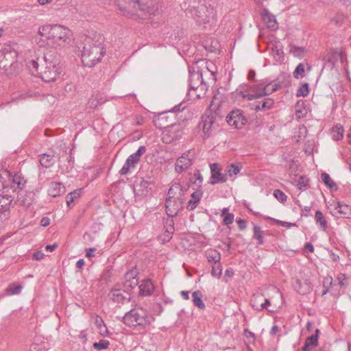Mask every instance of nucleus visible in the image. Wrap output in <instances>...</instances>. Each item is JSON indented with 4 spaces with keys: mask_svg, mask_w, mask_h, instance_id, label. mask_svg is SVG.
I'll list each match as a JSON object with an SVG mask.
<instances>
[{
    "mask_svg": "<svg viewBox=\"0 0 351 351\" xmlns=\"http://www.w3.org/2000/svg\"><path fill=\"white\" fill-rule=\"evenodd\" d=\"M222 274V265L221 262L212 264L211 275L213 277L219 278Z\"/></svg>",
    "mask_w": 351,
    "mask_h": 351,
    "instance_id": "nucleus-41",
    "label": "nucleus"
},
{
    "mask_svg": "<svg viewBox=\"0 0 351 351\" xmlns=\"http://www.w3.org/2000/svg\"><path fill=\"white\" fill-rule=\"evenodd\" d=\"M82 194V189H77L69 193L66 197V204L69 207H71V204L73 203L75 199L80 197Z\"/></svg>",
    "mask_w": 351,
    "mask_h": 351,
    "instance_id": "nucleus-38",
    "label": "nucleus"
},
{
    "mask_svg": "<svg viewBox=\"0 0 351 351\" xmlns=\"http://www.w3.org/2000/svg\"><path fill=\"white\" fill-rule=\"evenodd\" d=\"M332 283H333V280H332V276H328L324 278L323 287L330 288L332 285Z\"/></svg>",
    "mask_w": 351,
    "mask_h": 351,
    "instance_id": "nucleus-59",
    "label": "nucleus"
},
{
    "mask_svg": "<svg viewBox=\"0 0 351 351\" xmlns=\"http://www.w3.org/2000/svg\"><path fill=\"white\" fill-rule=\"evenodd\" d=\"M295 289L300 294L304 295V294L306 293V291L302 289V283H301V281L300 280H296Z\"/></svg>",
    "mask_w": 351,
    "mask_h": 351,
    "instance_id": "nucleus-62",
    "label": "nucleus"
},
{
    "mask_svg": "<svg viewBox=\"0 0 351 351\" xmlns=\"http://www.w3.org/2000/svg\"><path fill=\"white\" fill-rule=\"evenodd\" d=\"M86 258H92L95 256L94 252L96 251V248L95 247H90L86 249Z\"/></svg>",
    "mask_w": 351,
    "mask_h": 351,
    "instance_id": "nucleus-64",
    "label": "nucleus"
},
{
    "mask_svg": "<svg viewBox=\"0 0 351 351\" xmlns=\"http://www.w3.org/2000/svg\"><path fill=\"white\" fill-rule=\"evenodd\" d=\"M253 239L258 241V245H263L264 243L263 231L261 230V228L257 225H254Z\"/></svg>",
    "mask_w": 351,
    "mask_h": 351,
    "instance_id": "nucleus-37",
    "label": "nucleus"
},
{
    "mask_svg": "<svg viewBox=\"0 0 351 351\" xmlns=\"http://www.w3.org/2000/svg\"><path fill=\"white\" fill-rule=\"evenodd\" d=\"M28 66L33 74L46 82L55 81L61 73L59 58L51 51L45 53L41 58L29 61Z\"/></svg>",
    "mask_w": 351,
    "mask_h": 351,
    "instance_id": "nucleus-1",
    "label": "nucleus"
},
{
    "mask_svg": "<svg viewBox=\"0 0 351 351\" xmlns=\"http://www.w3.org/2000/svg\"><path fill=\"white\" fill-rule=\"evenodd\" d=\"M180 209V202L173 198L171 196H169L166 198L165 201V210L166 213L169 217L173 218L176 217Z\"/></svg>",
    "mask_w": 351,
    "mask_h": 351,
    "instance_id": "nucleus-15",
    "label": "nucleus"
},
{
    "mask_svg": "<svg viewBox=\"0 0 351 351\" xmlns=\"http://www.w3.org/2000/svg\"><path fill=\"white\" fill-rule=\"evenodd\" d=\"M203 295L200 291H195L192 293V301L193 304L199 310H204L205 304L202 300Z\"/></svg>",
    "mask_w": 351,
    "mask_h": 351,
    "instance_id": "nucleus-31",
    "label": "nucleus"
},
{
    "mask_svg": "<svg viewBox=\"0 0 351 351\" xmlns=\"http://www.w3.org/2000/svg\"><path fill=\"white\" fill-rule=\"evenodd\" d=\"M330 213L337 218L350 219L351 206L340 202H332L328 206Z\"/></svg>",
    "mask_w": 351,
    "mask_h": 351,
    "instance_id": "nucleus-8",
    "label": "nucleus"
},
{
    "mask_svg": "<svg viewBox=\"0 0 351 351\" xmlns=\"http://www.w3.org/2000/svg\"><path fill=\"white\" fill-rule=\"evenodd\" d=\"M160 0H133V20L147 19L158 12Z\"/></svg>",
    "mask_w": 351,
    "mask_h": 351,
    "instance_id": "nucleus-6",
    "label": "nucleus"
},
{
    "mask_svg": "<svg viewBox=\"0 0 351 351\" xmlns=\"http://www.w3.org/2000/svg\"><path fill=\"white\" fill-rule=\"evenodd\" d=\"M321 178L324 184L330 190L336 191L338 189L337 184L330 178V175L327 173H322Z\"/></svg>",
    "mask_w": 351,
    "mask_h": 351,
    "instance_id": "nucleus-32",
    "label": "nucleus"
},
{
    "mask_svg": "<svg viewBox=\"0 0 351 351\" xmlns=\"http://www.w3.org/2000/svg\"><path fill=\"white\" fill-rule=\"evenodd\" d=\"M166 229L165 235L168 238H171L174 232V221L173 219H167L165 223Z\"/></svg>",
    "mask_w": 351,
    "mask_h": 351,
    "instance_id": "nucleus-40",
    "label": "nucleus"
},
{
    "mask_svg": "<svg viewBox=\"0 0 351 351\" xmlns=\"http://www.w3.org/2000/svg\"><path fill=\"white\" fill-rule=\"evenodd\" d=\"M188 13L191 14L197 25L204 29H210L216 22L215 10L205 4L190 6Z\"/></svg>",
    "mask_w": 351,
    "mask_h": 351,
    "instance_id": "nucleus-5",
    "label": "nucleus"
},
{
    "mask_svg": "<svg viewBox=\"0 0 351 351\" xmlns=\"http://www.w3.org/2000/svg\"><path fill=\"white\" fill-rule=\"evenodd\" d=\"M36 192L34 191H27L21 192L18 195V202L20 205L28 208L33 205L36 200Z\"/></svg>",
    "mask_w": 351,
    "mask_h": 351,
    "instance_id": "nucleus-16",
    "label": "nucleus"
},
{
    "mask_svg": "<svg viewBox=\"0 0 351 351\" xmlns=\"http://www.w3.org/2000/svg\"><path fill=\"white\" fill-rule=\"evenodd\" d=\"M206 257L211 265L220 262L221 254L216 250L208 249L205 252Z\"/></svg>",
    "mask_w": 351,
    "mask_h": 351,
    "instance_id": "nucleus-30",
    "label": "nucleus"
},
{
    "mask_svg": "<svg viewBox=\"0 0 351 351\" xmlns=\"http://www.w3.org/2000/svg\"><path fill=\"white\" fill-rule=\"evenodd\" d=\"M95 323L97 328L100 330L101 332H102V328H106L104 322L101 317L97 316Z\"/></svg>",
    "mask_w": 351,
    "mask_h": 351,
    "instance_id": "nucleus-58",
    "label": "nucleus"
},
{
    "mask_svg": "<svg viewBox=\"0 0 351 351\" xmlns=\"http://www.w3.org/2000/svg\"><path fill=\"white\" fill-rule=\"evenodd\" d=\"M132 167V155L129 156L123 166L121 169L119 173L121 175H125L128 173L130 171V167Z\"/></svg>",
    "mask_w": 351,
    "mask_h": 351,
    "instance_id": "nucleus-48",
    "label": "nucleus"
},
{
    "mask_svg": "<svg viewBox=\"0 0 351 351\" xmlns=\"http://www.w3.org/2000/svg\"><path fill=\"white\" fill-rule=\"evenodd\" d=\"M11 202V196H0V219L1 221L8 218Z\"/></svg>",
    "mask_w": 351,
    "mask_h": 351,
    "instance_id": "nucleus-22",
    "label": "nucleus"
},
{
    "mask_svg": "<svg viewBox=\"0 0 351 351\" xmlns=\"http://www.w3.org/2000/svg\"><path fill=\"white\" fill-rule=\"evenodd\" d=\"M23 289V287L20 285L10 284L5 290V293L8 295H18Z\"/></svg>",
    "mask_w": 351,
    "mask_h": 351,
    "instance_id": "nucleus-39",
    "label": "nucleus"
},
{
    "mask_svg": "<svg viewBox=\"0 0 351 351\" xmlns=\"http://www.w3.org/2000/svg\"><path fill=\"white\" fill-rule=\"evenodd\" d=\"M131 1L132 0H116L117 5L123 15L130 14Z\"/></svg>",
    "mask_w": 351,
    "mask_h": 351,
    "instance_id": "nucleus-33",
    "label": "nucleus"
},
{
    "mask_svg": "<svg viewBox=\"0 0 351 351\" xmlns=\"http://www.w3.org/2000/svg\"><path fill=\"white\" fill-rule=\"evenodd\" d=\"M189 87L194 88H200L201 92L203 90H206L208 88V86L205 83L203 79V72L202 71H197L191 72L189 71Z\"/></svg>",
    "mask_w": 351,
    "mask_h": 351,
    "instance_id": "nucleus-12",
    "label": "nucleus"
},
{
    "mask_svg": "<svg viewBox=\"0 0 351 351\" xmlns=\"http://www.w3.org/2000/svg\"><path fill=\"white\" fill-rule=\"evenodd\" d=\"M104 38L98 34L86 39L82 53V62L85 66L92 67L99 62L106 54Z\"/></svg>",
    "mask_w": 351,
    "mask_h": 351,
    "instance_id": "nucleus-2",
    "label": "nucleus"
},
{
    "mask_svg": "<svg viewBox=\"0 0 351 351\" xmlns=\"http://www.w3.org/2000/svg\"><path fill=\"white\" fill-rule=\"evenodd\" d=\"M337 280L340 287H346L348 285V279L346 274L340 273L337 276Z\"/></svg>",
    "mask_w": 351,
    "mask_h": 351,
    "instance_id": "nucleus-49",
    "label": "nucleus"
},
{
    "mask_svg": "<svg viewBox=\"0 0 351 351\" xmlns=\"http://www.w3.org/2000/svg\"><path fill=\"white\" fill-rule=\"evenodd\" d=\"M234 215L232 213H228L223 217V222L225 225L228 226L233 223Z\"/></svg>",
    "mask_w": 351,
    "mask_h": 351,
    "instance_id": "nucleus-55",
    "label": "nucleus"
},
{
    "mask_svg": "<svg viewBox=\"0 0 351 351\" xmlns=\"http://www.w3.org/2000/svg\"><path fill=\"white\" fill-rule=\"evenodd\" d=\"M182 104H180L174 106L168 113L173 114L175 112H182L185 108L182 107ZM167 114V112L160 113L158 117L154 120V123L156 127L164 129L162 134V141L163 143L168 144L180 139L182 136L183 128L180 123H171L169 125H165L168 119Z\"/></svg>",
    "mask_w": 351,
    "mask_h": 351,
    "instance_id": "nucleus-3",
    "label": "nucleus"
},
{
    "mask_svg": "<svg viewBox=\"0 0 351 351\" xmlns=\"http://www.w3.org/2000/svg\"><path fill=\"white\" fill-rule=\"evenodd\" d=\"M57 159L58 156L49 154H43L40 156L39 161L43 167L49 168L56 163Z\"/></svg>",
    "mask_w": 351,
    "mask_h": 351,
    "instance_id": "nucleus-28",
    "label": "nucleus"
},
{
    "mask_svg": "<svg viewBox=\"0 0 351 351\" xmlns=\"http://www.w3.org/2000/svg\"><path fill=\"white\" fill-rule=\"evenodd\" d=\"M130 289L125 291L122 289H112L109 294V297L115 302H129L132 298Z\"/></svg>",
    "mask_w": 351,
    "mask_h": 351,
    "instance_id": "nucleus-17",
    "label": "nucleus"
},
{
    "mask_svg": "<svg viewBox=\"0 0 351 351\" xmlns=\"http://www.w3.org/2000/svg\"><path fill=\"white\" fill-rule=\"evenodd\" d=\"M17 52L10 45H0V69L12 74L17 67Z\"/></svg>",
    "mask_w": 351,
    "mask_h": 351,
    "instance_id": "nucleus-7",
    "label": "nucleus"
},
{
    "mask_svg": "<svg viewBox=\"0 0 351 351\" xmlns=\"http://www.w3.org/2000/svg\"><path fill=\"white\" fill-rule=\"evenodd\" d=\"M315 220L316 223L319 226L322 230H326L327 228V222L324 217L323 213L320 210L315 212Z\"/></svg>",
    "mask_w": 351,
    "mask_h": 351,
    "instance_id": "nucleus-36",
    "label": "nucleus"
},
{
    "mask_svg": "<svg viewBox=\"0 0 351 351\" xmlns=\"http://www.w3.org/2000/svg\"><path fill=\"white\" fill-rule=\"evenodd\" d=\"M193 164V160L189 156V154L184 153L180 156L175 164V170L181 173L188 169Z\"/></svg>",
    "mask_w": 351,
    "mask_h": 351,
    "instance_id": "nucleus-20",
    "label": "nucleus"
},
{
    "mask_svg": "<svg viewBox=\"0 0 351 351\" xmlns=\"http://www.w3.org/2000/svg\"><path fill=\"white\" fill-rule=\"evenodd\" d=\"M265 80H260L258 83L249 86L250 90L253 92V93L243 94V92H241L242 97L251 101L265 96Z\"/></svg>",
    "mask_w": 351,
    "mask_h": 351,
    "instance_id": "nucleus-13",
    "label": "nucleus"
},
{
    "mask_svg": "<svg viewBox=\"0 0 351 351\" xmlns=\"http://www.w3.org/2000/svg\"><path fill=\"white\" fill-rule=\"evenodd\" d=\"M343 128L341 125H336L331 131V136L334 141H339L343 137Z\"/></svg>",
    "mask_w": 351,
    "mask_h": 351,
    "instance_id": "nucleus-35",
    "label": "nucleus"
},
{
    "mask_svg": "<svg viewBox=\"0 0 351 351\" xmlns=\"http://www.w3.org/2000/svg\"><path fill=\"white\" fill-rule=\"evenodd\" d=\"M289 76L285 74L280 75L276 80L268 82L265 80V96L271 94L282 86H287L289 83Z\"/></svg>",
    "mask_w": 351,
    "mask_h": 351,
    "instance_id": "nucleus-9",
    "label": "nucleus"
},
{
    "mask_svg": "<svg viewBox=\"0 0 351 351\" xmlns=\"http://www.w3.org/2000/svg\"><path fill=\"white\" fill-rule=\"evenodd\" d=\"M274 196L281 203L287 201V196L280 189H276L274 191Z\"/></svg>",
    "mask_w": 351,
    "mask_h": 351,
    "instance_id": "nucleus-51",
    "label": "nucleus"
},
{
    "mask_svg": "<svg viewBox=\"0 0 351 351\" xmlns=\"http://www.w3.org/2000/svg\"><path fill=\"white\" fill-rule=\"evenodd\" d=\"M65 191V187L62 183L51 182L49 186L48 193L50 196L56 197L64 194Z\"/></svg>",
    "mask_w": 351,
    "mask_h": 351,
    "instance_id": "nucleus-25",
    "label": "nucleus"
},
{
    "mask_svg": "<svg viewBox=\"0 0 351 351\" xmlns=\"http://www.w3.org/2000/svg\"><path fill=\"white\" fill-rule=\"evenodd\" d=\"M200 90V88H194L189 87V89L188 90V96L190 99H196L200 98V93H197V91Z\"/></svg>",
    "mask_w": 351,
    "mask_h": 351,
    "instance_id": "nucleus-50",
    "label": "nucleus"
},
{
    "mask_svg": "<svg viewBox=\"0 0 351 351\" xmlns=\"http://www.w3.org/2000/svg\"><path fill=\"white\" fill-rule=\"evenodd\" d=\"M215 119L213 116H202L199 128L202 129L204 132V138H209L215 130Z\"/></svg>",
    "mask_w": 351,
    "mask_h": 351,
    "instance_id": "nucleus-11",
    "label": "nucleus"
},
{
    "mask_svg": "<svg viewBox=\"0 0 351 351\" xmlns=\"http://www.w3.org/2000/svg\"><path fill=\"white\" fill-rule=\"evenodd\" d=\"M135 322L136 324H133V329L136 327H139V330L142 328H145L149 324V317L147 316L146 313L142 309L140 312L136 311L135 308H133V322Z\"/></svg>",
    "mask_w": 351,
    "mask_h": 351,
    "instance_id": "nucleus-18",
    "label": "nucleus"
},
{
    "mask_svg": "<svg viewBox=\"0 0 351 351\" xmlns=\"http://www.w3.org/2000/svg\"><path fill=\"white\" fill-rule=\"evenodd\" d=\"M261 16L264 23L271 31H275L278 28L275 16L271 14L268 10H264L261 13Z\"/></svg>",
    "mask_w": 351,
    "mask_h": 351,
    "instance_id": "nucleus-23",
    "label": "nucleus"
},
{
    "mask_svg": "<svg viewBox=\"0 0 351 351\" xmlns=\"http://www.w3.org/2000/svg\"><path fill=\"white\" fill-rule=\"evenodd\" d=\"M226 121L229 125L234 126L237 129L241 128L246 123V119L242 111L239 109L233 110L228 113L226 117Z\"/></svg>",
    "mask_w": 351,
    "mask_h": 351,
    "instance_id": "nucleus-10",
    "label": "nucleus"
},
{
    "mask_svg": "<svg viewBox=\"0 0 351 351\" xmlns=\"http://www.w3.org/2000/svg\"><path fill=\"white\" fill-rule=\"evenodd\" d=\"M210 178L209 183L212 185L218 183H224L227 181L228 178L226 174L221 172V169L218 163H213L210 165Z\"/></svg>",
    "mask_w": 351,
    "mask_h": 351,
    "instance_id": "nucleus-14",
    "label": "nucleus"
},
{
    "mask_svg": "<svg viewBox=\"0 0 351 351\" xmlns=\"http://www.w3.org/2000/svg\"><path fill=\"white\" fill-rule=\"evenodd\" d=\"M312 66L308 63H299L293 71V76L295 79L303 78L306 75V71L309 72Z\"/></svg>",
    "mask_w": 351,
    "mask_h": 351,
    "instance_id": "nucleus-26",
    "label": "nucleus"
},
{
    "mask_svg": "<svg viewBox=\"0 0 351 351\" xmlns=\"http://www.w3.org/2000/svg\"><path fill=\"white\" fill-rule=\"evenodd\" d=\"M271 304L269 299L264 298L263 295H254L251 299L253 309L261 311Z\"/></svg>",
    "mask_w": 351,
    "mask_h": 351,
    "instance_id": "nucleus-21",
    "label": "nucleus"
},
{
    "mask_svg": "<svg viewBox=\"0 0 351 351\" xmlns=\"http://www.w3.org/2000/svg\"><path fill=\"white\" fill-rule=\"evenodd\" d=\"M263 217L267 220L274 221L275 223H276L278 224H280L282 226H284V227H290V226L291 225V223H289L287 222L282 221L279 219H276L271 218L270 217Z\"/></svg>",
    "mask_w": 351,
    "mask_h": 351,
    "instance_id": "nucleus-57",
    "label": "nucleus"
},
{
    "mask_svg": "<svg viewBox=\"0 0 351 351\" xmlns=\"http://www.w3.org/2000/svg\"><path fill=\"white\" fill-rule=\"evenodd\" d=\"M237 223L240 230H245L246 228V221L243 219H239L237 220Z\"/></svg>",
    "mask_w": 351,
    "mask_h": 351,
    "instance_id": "nucleus-63",
    "label": "nucleus"
},
{
    "mask_svg": "<svg viewBox=\"0 0 351 351\" xmlns=\"http://www.w3.org/2000/svg\"><path fill=\"white\" fill-rule=\"evenodd\" d=\"M319 332V329H316L315 334L312 335L306 339L304 345L302 347V351H309L317 346Z\"/></svg>",
    "mask_w": 351,
    "mask_h": 351,
    "instance_id": "nucleus-27",
    "label": "nucleus"
},
{
    "mask_svg": "<svg viewBox=\"0 0 351 351\" xmlns=\"http://www.w3.org/2000/svg\"><path fill=\"white\" fill-rule=\"evenodd\" d=\"M346 19V16L342 13H337L335 16H334L331 22L333 23L337 26H341Z\"/></svg>",
    "mask_w": 351,
    "mask_h": 351,
    "instance_id": "nucleus-46",
    "label": "nucleus"
},
{
    "mask_svg": "<svg viewBox=\"0 0 351 351\" xmlns=\"http://www.w3.org/2000/svg\"><path fill=\"white\" fill-rule=\"evenodd\" d=\"M138 295L141 297L151 296L155 291L153 282L149 278L142 280L138 285Z\"/></svg>",
    "mask_w": 351,
    "mask_h": 351,
    "instance_id": "nucleus-19",
    "label": "nucleus"
},
{
    "mask_svg": "<svg viewBox=\"0 0 351 351\" xmlns=\"http://www.w3.org/2000/svg\"><path fill=\"white\" fill-rule=\"evenodd\" d=\"M195 191L191 194V199L187 202L186 208L189 210H194L199 203L202 195L203 191L200 189H194Z\"/></svg>",
    "mask_w": 351,
    "mask_h": 351,
    "instance_id": "nucleus-24",
    "label": "nucleus"
},
{
    "mask_svg": "<svg viewBox=\"0 0 351 351\" xmlns=\"http://www.w3.org/2000/svg\"><path fill=\"white\" fill-rule=\"evenodd\" d=\"M297 182L298 188L302 190L308 186L309 179L306 176H300Z\"/></svg>",
    "mask_w": 351,
    "mask_h": 351,
    "instance_id": "nucleus-52",
    "label": "nucleus"
},
{
    "mask_svg": "<svg viewBox=\"0 0 351 351\" xmlns=\"http://www.w3.org/2000/svg\"><path fill=\"white\" fill-rule=\"evenodd\" d=\"M242 165L241 163L230 164L226 167V174L228 176L232 177V176L237 175L241 170Z\"/></svg>",
    "mask_w": 351,
    "mask_h": 351,
    "instance_id": "nucleus-34",
    "label": "nucleus"
},
{
    "mask_svg": "<svg viewBox=\"0 0 351 351\" xmlns=\"http://www.w3.org/2000/svg\"><path fill=\"white\" fill-rule=\"evenodd\" d=\"M195 180L193 181V184L195 186V189H202V185L203 182V176L200 173V171L197 169L194 173Z\"/></svg>",
    "mask_w": 351,
    "mask_h": 351,
    "instance_id": "nucleus-42",
    "label": "nucleus"
},
{
    "mask_svg": "<svg viewBox=\"0 0 351 351\" xmlns=\"http://www.w3.org/2000/svg\"><path fill=\"white\" fill-rule=\"evenodd\" d=\"M143 136V132L141 130L133 131V141L139 140Z\"/></svg>",
    "mask_w": 351,
    "mask_h": 351,
    "instance_id": "nucleus-61",
    "label": "nucleus"
},
{
    "mask_svg": "<svg viewBox=\"0 0 351 351\" xmlns=\"http://www.w3.org/2000/svg\"><path fill=\"white\" fill-rule=\"evenodd\" d=\"M10 180L12 181V187L16 186L19 189H23L25 186L27 180L24 178L21 173L10 174Z\"/></svg>",
    "mask_w": 351,
    "mask_h": 351,
    "instance_id": "nucleus-29",
    "label": "nucleus"
},
{
    "mask_svg": "<svg viewBox=\"0 0 351 351\" xmlns=\"http://www.w3.org/2000/svg\"><path fill=\"white\" fill-rule=\"evenodd\" d=\"M38 33L41 36L51 40L53 43L62 47L70 43L72 36L68 27L57 24L43 25L39 28Z\"/></svg>",
    "mask_w": 351,
    "mask_h": 351,
    "instance_id": "nucleus-4",
    "label": "nucleus"
},
{
    "mask_svg": "<svg viewBox=\"0 0 351 351\" xmlns=\"http://www.w3.org/2000/svg\"><path fill=\"white\" fill-rule=\"evenodd\" d=\"M123 323L128 326H130L131 324H132V310L129 311L128 312H127L125 315V316L123 317Z\"/></svg>",
    "mask_w": 351,
    "mask_h": 351,
    "instance_id": "nucleus-56",
    "label": "nucleus"
},
{
    "mask_svg": "<svg viewBox=\"0 0 351 351\" xmlns=\"http://www.w3.org/2000/svg\"><path fill=\"white\" fill-rule=\"evenodd\" d=\"M274 104V100L271 98H265L262 100L261 102V110L270 109Z\"/></svg>",
    "mask_w": 351,
    "mask_h": 351,
    "instance_id": "nucleus-53",
    "label": "nucleus"
},
{
    "mask_svg": "<svg viewBox=\"0 0 351 351\" xmlns=\"http://www.w3.org/2000/svg\"><path fill=\"white\" fill-rule=\"evenodd\" d=\"M309 93V84L307 82L302 83L297 90V97H306Z\"/></svg>",
    "mask_w": 351,
    "mask_h": 351,
    "instance_id": "nucleus-43",
    "label": "nucleus"
},
{
    "mask_svg": "<svg viewBox=\"0 0 351 351\" xmlns=\"http://www.w3.org/2000/svg\"><path fill=\"white\" fill-rule=\"evenodd\" d=\"M110 345L108 340L101 339L99 342H95L93 345V348L97 350H102L107 349Z\"/></svg>",
    "mask_w": 351,
    "mask_h": 351,
    "instance_id": "nucleus-47",
    "label": "nucleus"
},
{
    "mask_svg": "<svg viewBox=\"0 0 351 351\" xmlns=\"http://www.w3.org/2000/svg\"><path fill=\"white\" fill-rule=\"evenodd\" d=\"M291 51L293 53L295 56L302 57L304 56V49L303 47L295 46L291 47Z\"/></svg>",
    "mask_w": 351,
    "mask_h": 351,
    "instance_id": "nucleus-54",
    "label": "nucleus"
},
{
    "mask_svg": "<svg viewBox=\"0 0 351 351\" xmlns=\"http://www.w3.org/2000/svg\"><path fill=\"white\" fill-rule=\"evenodd\" d=\"M261 101H255L254 102L250 104L251 108L254 109L256 111L261 110Z\"/></svg>",
    "mask_w": 351,
    "mask_h": 351,
    "instance_id": "nucleus-60",
    "label": "nucleus"
},
{
    "mask_svg": "<svg viewBox=\"0 0 351 351\" xmlns=\"http://www.w3.org/2000/svg\"><path fill=\"white\" fill-rule=\"evenodd\" d=\"M304 104H300L299 102L295 106V116L298 119L303 118L306 116L307 110L303 107Z\"/></svg>",
    "mask_w": 351,
    "mask_h": 351,
    "instance_id": "nucleus-45",
    "label": "nucleus"
},
{
    "mask_svg": "<svg viewBox=\"0 0 351 351\" xmlns=\"http://www.w3.org/2000/svg\"><path fill=\"white\" fill-rule=\"evenodd\" d=\"M147 149L144 145L140 146L137 151L133 154V167L140 160V157L145 153Z\"/></svg>",
    "mask_w": 351,
    "mask_h": 351,
    "instance_id": "nucleus-44",
    "label": "nucleus"
}]
</instances>
